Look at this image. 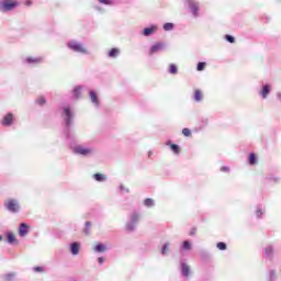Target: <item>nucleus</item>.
<instances>
[{
    "label": "nucleus",
    "mask_w": 281,
    "mask_h": 281,
    "mask_svg": "<svg viewBox=\"0 0 281 281\" xmlns=\"http://www.w3.org/2000/svg\"><path fill=\"white\" fill-rule=\"evenodd\" d=\"M225 38L228 43H235V41H236V38H234V36H232V35H226Z\"/></svg>",
    "instance_id": "nucleus-42"
},
{
    "label": "nucleus",
    "mask_w": 281,
    "mask_h": 281,
    "mask_svg": "<svg viewBox=\"0 0 281 281\" xmlns=\"http://www.w3.org/2000/svg\"><path fill=\"white\" fill-rule=\"evenodd\" d=\"M98 262H99V265H104V259H103V257H99V258H98Z\"/></svg>",
    "instance_id": "nucleus-45"
},
{
    "label": "nucleus",
    "mask_w": 281,
    "mask_h": 281,
    "mask_svg": "<svg viewBox=\"0 0 281 281\" xmlns=\"http://www.w3.org/2000/svg\"><path fill=\"white\" fill-rule=\"evenodd\" d=\"M2 126H12L14 124V114L8 113L1 121Z\"/></svg>",
    "instance_id": "nucleus-10"
},
{
    "label": "nucleus",
    "mask_w": 281,
    "mask_h": 281,
    "mask_svg": "<svg viewBox=\"0 0 281 281\" xmlns=\"http://www.w3.org/2000/svg\"><path fill=\"white\" fill-rule=\"evenodd\" d=\"M194 234H196V229H193V231L190 233L191 236H194Z\"/></svg>",
    "instance_id": "nucleus-47"
},
{
    "label": "nucleus",
    "mask_w": 281,
    "mask_h": 281,
    "mask_svg": "<svg viewBox=\"0 0 281 281\" xmlns=\"http://www.w3.org/2000/svg\"><path fill=\"white\" fill-rule=\"evenodd\" d=\"M269 93H271V86L265 85L262 87V90L259 92V95H261L263 100H267V98L269 97Z\"/></svg>",
    "instance_id": "nucleus-14"
},
{
    "label": "nucleus",
    "mask_w": 281,
    "mask_h": 281,
    "mask_svg": "<svg viewBox=\"0 0 281 281\" xmlns=\"http://www.w3.org/2000/svg\"><path fill=\"white\" fill-rule=\"evenodd\" d=\"M196 69H198V71H203V69H205V63L200 61V63L198 64Z\"/></svg>",
    "instance_id": "nucleus-40"
},
{
    "label": "nucleus",
    "mask_w": 281,
    "mask_h": 281,
    "mask_svg": "<svg viewBox=\"0 0 281 281\" xmlns=\"http://www.w3.org/2000/svg\"><path fill=\"white\" fill-rule=\"evenodd\" d=\"M162 29L165 30V32H172V30H175V24L167 22L164 24Z\"/></svg>",
    "instance_id": "nucleus-27"
},
{
    "label": "nucleus",
    "mask_w": 281,
    "mask_h": 281,
    "mask_svg": "<svg viewBox=\"0 0 281 281\" xmlns=\"http://www.w3.org/2000/svg\"><path fill=\"white\" fill-rule=\"evenodd\" d=\"M99 3H102L103 5H113V1L111 0H98Z\"/></svg>",
    "instance_id": "nucleus-39"
},
{
    "label": "nucleus",
    "mask_w": 281,
    "mask_h": 281,
    "mask_svg": "<svg viewBox=\"0 0 281 281\" xmlns=\"http://www.w3.org/2000/svg\"><path fill=\"white\" fill-rule=\"evenodd\" d=\"M33 271L35 273H45V268H43V267H34Z\"/></svg>",
    "instance_id": "nucleus-35"
},
{
    "label": "nucleus",
    "mask_w": 281,
    "mask_h": 281,
    "mask_svg": "<svg viewBox=\"0 0 281 281\" xmlns=\"http://www.w3.org/2000/svg\"><path fill=\"white\" fill-rule=\"evenodd\" d=\"M45 102H47V101L45 100L44 97H40L36 100V104H38L40 106H43V104H45Z\"/></svg>",
    "instance_id": "nucleus-34"
},
{
    "label": "nucleus",
    "mask_w": 281,
    "mask_h": 281,
    "mask_svg": "<svg viewBox=\"0 0 281 281\" xmlns=\"http://www.w3.org/2000/svg\"><path fill=\"white\" fill-rule=\"evenodd\" d=\"M168 251H170V244H165L161 248V255L166 256V254H168Z\"/></svg>",
    "instance_id": "nucleus-31"
},
{
    "label": "nucleus",
    "mask_w": 281,
    "mask_h": 281,
    "mask_svg": "<svg viewBox=\"0 0 281 281\" xmlns=\"http://www.w3.org/2000/svg\"><path fill=\"white\" fill-rule=\"evenodd\" d=\"M7 236V243L9 245H16L19 241L16 240V236H14V233L12 232H7L5 233Z\"/></svg>",
    "instance_id": "nucleus-15"
},
{
    "label": "nucleus",
    "mask_w": 281,
    "mask_h": 281,
    "mask_svg": "<svg viewBox=\"0 0 281 281\" xmlns=\"http://www.w3.org/2000/svg\"><path fill=\"white\" fill-rule=\"evenodd\" d=\"M277 100H278V102H280V104H281V92H277Z\"/></svg>",
    "instance_id": "nucleus-44"
},
{
    "label": "nucleus",
    "mask_w": 281,
    "mask_h": 281,
    "mask_svg": "<svg viewBox=\"0 0 281 281\" xmlns=\"http://www.w3.org/2000/svg\"><path fill=\"white\" fill-rule=\"evenodd\" d=\"M1 240H3V236H2V235H0V241H1Z\"/></svg>",
    "instance_id": "nucleus-50"
},
{
    "label": "nucleus",
    "mask_w": 281,
    "mask_h": 281,
    "mask_svg": "<svg viewBox=\"0 0 281 281\" xmlns=\"http://www.w3.org/2000/svg\"><path fill=\"white\" fill-rule=\"evenodd\" d=\"M43 60V57H26L23 59V63L24 65H41Z\"/></svg>",
    "instance_id": "nucleus-9"
},
{
    "label": "nucleus",
    "mask_w": 281,
    "mask_h": 281,
    "mask_svg": "<svg viewBox=\"0 0 281 281\" xmlns=\"http://www.w3.org/2000/svg\"><path fill=\"white\" fill-rule=\"evenodd\" d=\"M72 151L81 157H93L95 155V147L91 145H77L72 148Z\"/></svg>",
    "instance_id": "nucleus-2"
},
{
    "label": "nucleus",
    "mask_w": 281,
    "mask_h": 281,
    "mask_svg": "<svg viewBox=\"0 0 281 281\" xmlns=\"http://www.w3.org/2000/svg\"><path fill=\"white\" fill-rule=\"evenodd\" d=\"M151 155H153V151H149V153H148V157H150Z\"/></svg>",
    "instance_id": "nucleus-49"
},
{
    "label": "nucleus",
    "mask_w": 281,
    "mask_h": 281,
    "mask_svg": "<svg viewBox=\"0 0 281 281\" xmlns=\"http://www.w3.org/2000/svg\"><path fill=\"white\" fill-rule=\"evenodd\" d=\"M179 69L177 68V65L171 64L169 65V74H172L173 76L177 75Z\"/></svg>",
    "instance_id": "nucleus-29"
},
{
    "label": "nucleus",
    "mask_w": 281,
    "mask_h": 281,
    "mask_svg": "<svg viewBox=\"0 0 281 281\" xmlns=\"http://www.w3.org/2000/svg\"><path fill=\"white\" fill-rule=\"evenodd\" d=\"M216 247H217V249H220V251H225V249H227V244L220 241V243H217Z\"/></svg>",
    "instance_id": "nucleus-32"
},
{
    "label": "nucleus",
    "mask_w": 281,
    "mask_h": 281,
    "mask_svg": "<svg viewBox=\"0 0 281 281\" xmlns=\"http://www.w3.org/2000/svg\"><path fill=\"white\" fill-rule=\"evenodd\" d=\"M61 117L64 119L67 128L66 137L67 139H69V126L74 124V112L71 111V108L69 105L63 108Z\"/></svg>",
    "instance_id": "nucleus-3"
},
{
    "label": "nucleus",
    "mask_w": 281,
    "mask_h": 281,
    "mask_svg": "<svg viewBox=\"0 0 281 281\" xmlns=\"http://www.w3.org/2000/svg\"><path fill=\"white\" fill-rule=\"evenodd\" d=\"M170 148L175 155H179V145L171 144Z\"/></svg>",
    "instance_id": "nucleus-33"
},
{
    "label": "nucleus",
    "mask_w": 281,
    "mask_h": 281,
    "mask_svg": "<svg viewBox=\"0 0 281 281\" xmlns=\"http://www.w3.org/2000/svg\"><path fill=\"white\" fill-rule=\"evenodd\" d=\"M194 102H201L203 100V92L201 90H195L193 94Z\"/></svg>",
    "instance_id": "nucleus-22"
},
{
    "label": "nucleus",
    "mask_w": 281,
    "mask_h": 281,
    "mask_svg": "<svg viewBox=\"0 0 281 281\" xmlns=\"http://www.w3.org/2000/svg\"><path fill=\"white\" fill-rule=\"evenodd\" d=\"M92 178L94 179V181H98L99 183L106 181V176H104V173H94Z\"/></svg>",
    "instance_id": "nucleus-21"
},
{
    "label": "nucleus",
    "mask_w": 281,
    "mask_h": 281,
    "mask_svg": "<svg viewBox=\"0 0 281 281\" xmlns=\"http://www.w3.org/2000/svg\"><path fill=\"white\" fill-rule=\"evenodd\" d=\"M143 204L145 205V207H155V200H153L151 198H147L144 200Z\"/></svg>",
    "instance_id": "nucleus-26"
},
{
    "label": "nucleus",
    "mask_w": 281,
    "mask_h": 281,
    "mask_svg": "<svg viewBox=\"0 0 281 281\" xmlns=\"http://www.w3.org/2000/svg\"><path fill=\"white\" fill-rule=\"evenodd\" d=\"M67 47L68 49H71V52H76L77 54H89V50L87 49V47L85 46V44L78 42V41H69L67 43Z\"/></svg>",
    "instance_id": "nucleus-4"
},
{
    "label": "nucleus",
    "mask_w": 281,
    "mask_h": 281,
    "mask_svg": "<svg viewBox=\"0 0 281 281\" xmlns=\"http://www.w3.org/2000/svg\"><path fill=\"white\" fill-rule=\"evenodd\" d=\"M95 10L102 11V8H100V7H95Z\"/></svg>",
    "instance_id": "nucleus-48"
},
{
    "label": "nucleus",
    "mask_w": 281,
    "mask_h": 281,
    "mask_svg": "<svg viewBox=\"0 0 281 281\" xmlns=\"http://www.w3.org/2000/svg\"><path fill=\"white\" fill-rule=\"evenodd\" d=\"M140 218L142 214L139 212H132L125 224V231L130 233L135 232V229H137V225L139 224Z\"/></svg>",
    "instance_id": "nucleus-1"
},
{
    "label": "nucleus",
    "mask_w": 281,
    "mask_h": 281,
    "mask_svg": "<svg viewBox=\"0 0 281 281\" xmlns=\"http://www.w3.org/2000/svg\"><path fill=\"white\" fill-rule=\"evenodd\" d=\"M30 233V229L27 228L25 223L20 224L19 227V236H21V238H25V235Z\"/></svg>",
    "instance_id": "nucleus-17"
},
{
    "label": "nucleus",
    "mask_w": 281,
    "mask_h": 281,
    "mask_svg": "<svg viewBox=\"0 0 281 281\" xmlns=\"http://www.w3.org/2000/svg\"><path fill=\"white\" fill-rule=\"evenodd\" d=\"M16 278V272H9L3 276L4 281H14Z\"/></svg>",
    "instance_id": "nucleus-25"
},
{
    "label": "nucleus",
    "mask_w": 281,
    "mask_h": 281,
    "mask_svg": "<svg viewBox=\"0 0 281 281\" xmlns=\"http://www.w3.org/2000/svg\"><path fill=\"white\" fill-rule=\"evenodd\" d=\"M180 267H181L182 277L183 278H190V273H191L190 266L186 262H181Z\"/></svg>",
    "instance_id": "nucleus-12"
},
{
    "label": "nucleus",
    "mask_w": 281,
    "mask_h": 281,
    "mask_svg": "<svg viewBox=\"0 0 281 281\" xmlns=\"http://www.w3.org/2000/svg\"><path fill=\"white\" fill-rule=\"evenodd\" d=\"M89 95L92 104L97 108L100 106V100L98 99V94L95 93V91L91 90L89 92Z\"/></svg>",
    "instance_id": "nucleus-16"
},
{
    "label": "nucleus",
    "mask_w": 281,
    "mask_h": 281,
    "mask_svg": "<svg viewBox=\"0 0 281 281\" xmlns=\"http://www.w3.org/2000/svg\"><path fill=\"white\" fill-rule=\"evenodd\" d=\"M157 30H159L157 25L145 27L143 30V36H153V34H157Z\"/></svg>",
    "instance_id": "nucleus-11"
},
{
    "label": "nucleus",
    "mask_w": 281,
    "mask_h": 281,
    "mask_svg": "<svg viewBox=\"0 0 281 281\" xmlns=\"http://www.w3.org/2000/svg\"><path fill=\"white\" fill-rule=\"evenodd\" d=\"M69 249L72 256H78L80 254V243L74 241L72 244H70Z\"/></svg>",
    "instance_id": "nucleus-13"
},
{
    "label": "nucleus",
    "mask_w": 281,
    "mask_h": 281,
    "mask_svg": "<svg viewBox=\"0 0 281 281\" xmlns=\"http://www.w3.org/2000/svg\"><path fill=\"white\" fill-rule=\"evenodd\" d=\"M262 214H263L262 209L258 207L257 211H256L257 218H261Z\"/></svg>",
    "instance_id": "nucleus-41"
},
{
    "label": "nucleus",
    "mask_w": 281,
    "mask_h": 281,
    "mask_svg": "<svg viewBox=\"0 0 281 281\" xmlns=\"http://www.w3.org/2000/svg\"><path fill=\"white\" fill-rule=\"evenodd\" d=\"M18 7H19V2H16L14 0H1L0 1V12H2V14L12 12V10L16 9Z\"/></svg>",
    "instance_id": "nucleus-5"
},
{
    "label": "nucleus",
    "mask_w": 281,
    "mask_h": 281,
    "mask_svg": "<svg viewBox=\"0 0 281 281\" xmlns=\"http://www.w3.org/2000/svg\"><path fill=\"white\" fill-rule=\"evenodd\" d=\"M249 164L250 166H256V164H258V160L256 159V154L249 155Z\"/></svg>",
    "instance_id": "nucleus-30"
},
{
    "label": "nucleus",
    "mask_w": 281,
    "mask_h": 281,
    "mask_svg": "<svg viewBox=\"0 0 281 281\" xmlns=\"http://www.w3.org/2000/svg\"><path fill=\"white\" fill-rule=\"evenodd\" d=\"M269 281H276V270H270V272H269Z\"/></svg>",
    "instance_id": "nucleus-38"
},
{
    "label": "nucleus",
    "mask_w": 281,
    "mask_h": 281,
    "mask_svg": "<svg viewBox=\"0 0 281 281\" xmlns=\"http://www.w3.org/2000/svg\"><path fill=\"white\" fill-rule=\"evenodd\" d=\"M182 134L184 135V137H190V135H192V132L190 131V128L186 127L182 130Z\"/></svg>",
    "instance_id": "nucleus-36"
},
{
    "label": "nucleus",
    "mask_w": 281,
    "mask_h": 281,
    "mask_svg": "<svg viewBox=\"0 0 281 281\" xmlns=\"http://www.w3.org/2000/svg\"><path fill=\"white\" fill-rule=\"evenodd\" d=\"M221 171L222 172H229V167L224 166V167L221 168Z\"/></svg>",
    "instance_id": "nucleus-43"
},
{
    "label": "nucleus",
    "mask_w": 281,
    "mask_h": 281,
    "mask_svg": "<svg viewBox=\"0 0 281 281\" xmlns=\"http://www.w3.org/2000/svg\"><path fill=\"white\" fill-rule=\"evenodd\" d=\"M274 249L273 246H267L265 249V254L266 256H268V258H271V256H273Z\"/></svg>",
    "instance_id": "nucleus-28"
},
{
    "label": "nucleus",
    "mask_w": 281,
    "mask_h": 281,
    "mask_svg": "<svg viewBox=\"0 0 281 281\" xmlns=\"http://www.w3.org/2000/svg\"><path fill=\"white\" fill-rule=\"evenodd\" d=\"M4 207L12 212V214H16L21 210V205L18 200L11 199L4 203Z\"/></svg>",
    "instance_id": "nucleus-6"
},
{
    "label": "nucleus",
    "mask_w": 281,
    "mask_h": 281,
    "mask_svg": "<svg viewBox=\"0 0 281 281\" xmlns=\"http://www.w3.org/2000/svg\"><path fill=\"white\" fill-rule=\"evenodd\" d=\"M92 249L95 254H104V251H106V245L97 244Z\"/></svg>",
    "instance_id": "nucleus-18"
},
{
    "label": "nucleus",
    "mask_w": 281,
    "mask_h": 281,
    "mask_svg": "<svg viewBox=\"0 0 281 281\" xmlns=\"http://www.w3.org/2000/svg\"><path fill=\"white\" fill-rule=\"evenodd\" d=\"M187 3L189 5V10L192 13V16H194V19L199 18V10L201 8V3H199L198 0H187Z\"/></svg>",
    "instance_id": "nucleus-7"
},
{
    "label": "nucleus",
    "mask_w": 281,
    "mask_h": 281,
    "mask_svg": "<svg viewBox=\"0 0 281 281\" xmlns=\"http://www.w3.org/2000/svg\"><path fill=\"white\" fill-rule=\"evenodd\" d=\"M181 249L182 251H192V241L190 240L182 241Z\"/></svg>",
    "instance_id": "nucleus-20"
},
{
    "label": "nucleus",
    "mask_w": 281,
    "mask_h": 281,
    "mask_svg": "<svg viewBox=\"0 0 281 281\" xmlns=\"http://www.w3.org/2000/svg\"><path fill=\"white\" fill-rule=\"evenodd\" d=\"M120 190H121V192H125V194H128V192H131V189H128L124 184H120Z\"/></svg>",
    "instance_id": "nucleus-37"
},
{
    "label": "nucleus",
    "mask_w": 281,
    "mask_h": 281,
    "mask_svg": "<svg viewBox=\"0 0 281 281\" xmlns=\"http://www.w3.org/2000/svg\"><path fill=\"white\" fill-rule=\"evenodd\" d=\"M164 49H166L165 43H156L150 47L149 56H153V54H159V52H164Z\"/></svg>",
    "instance_id": "nucleus-8"
},
{
    "label": "nucleus",
    "mask_w": 281,
    "mask_h": 281,
    "mask_svg": "<svg viewBox=\"0 0 281 281\" xmlns=\"http://www.w3.org/2000/svg\"><path fill=\"white\" fill-rule=\"evenodd\" d=\"M25 5H32V1L31 0L26 1Z\"/></svg>",
    "instance_id": "nucleus-46"
},
{
    "label": "nucleus",
    "mask_w": 281,
    "mask_h": 281,
    "mask_svg": "<svg viewBox=\"0 0 281 281\" xmlns=\"http://www.w3.org/2000/svg\"><path fill=\"white\" fill-rule=\"evenodd\" d=\"M91 227H92L91 222L88 221L85 223V226L82 229V233L85 234V236H91Z\"/></svg>",
    "instance_id": "nucleus-19"
},
{
    "label": "nucleus",
    "mask_w": 281,
    "mask_h": 281,
    "mask_svg": "<svg viewBox=\"0 0 281 281\" xmlns=\"http://www.w3.org/2000/svg\"><path fill=\"white\" fill-rule=\"evenodd\" d=\"M109 58H117V56H120V48H112L109 53H108Z\"/></svg>",
    "instance_id": "nucleus-24"
},
{
    "label": "nucleus",
    "mask_w": 281,
    "mask_h": 281,
    "mask_svg": "<svg viewBox=\"0 0 281 281\" xmlns=\"http://www.w3.org/2000/svg\"><path fill=\"white\" fill-rule=\"evenodd\" d=\"M81 93H82V86H77V87H75V89L72 90V95H74V98H76V99L80 98Z\"/></svg>",
    "instance_id": "nucleus-23"
}]
</instances>
